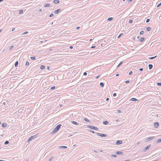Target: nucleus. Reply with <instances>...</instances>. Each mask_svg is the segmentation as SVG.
I'll return each mask as SVG.
<instances>
[{"instance_id":"1","label":"nucleus","mask_w":161,"mask_h":161,"mask_svg":"<svg viewBox=\"0 0 161 161\" xmlns=\"http://www.w3.org/2000/svg\"><path fill=\"white\" fill-rule=\"evenodd\" d=\"M61 126V125H58L56 128L53 130V132L54 133L56 132L60 128Z\"/></svg>"},{"instance_id":"2","label":"nucleus","mask_w":161,"mask_h":161,"mask_svg":"<svg viewBox=\"0 0 161 161\" xmlns=\"http://www.w3.org/2000/svg\"><path fill=\"white\" fill-rule=\"evenodd\" d=\"M155 137L154 136H152V137H149L147 138L146 140H145V141L146 142H148L149 141H150V140H152V139H153V138H154Z\"/></svg>"},{"instance_id":"3","label":"nucleus","mask_w":161,"mask_h":161,"mask_svg":"<svg viewBox=\"0 0 161 161\" xmlns=\"http://www.w3.org/2000/svg\"><path fill=\"white\" fill-rule=\"evenodd\" d=\"M151 145H148L147 147H146L144 149V151L145 152L147 151L151 147Z\"/></svg>"},{"instance_id":"4","label":"nucleus","mask_w":161,"mask_h":161,"mask_svg":"<svg viewBox=\"0 0 161 161\" xmlns=\"http://www.w3.org/2000/svg\"><path fill=\"white\" fill-rule=\"evenodd\" d=\"M159 126V124L158 122H156L154 124V126L155 128H157Z\"/></svg>"},{"instance_id":"5","label":"nucleus","mask_w":161,"mask_h":161,"mask_svg":"<svg viewBox=\"0 0 161 161\" xmlns=\"http://www.w3.org/2000/svg\"><path fill=\"white\" fill-rule=\"evenodd\" d=\"M34 137H36V136H35V135L34 136H31V137H30L28 139L27 141L28 142H29L30 141L33 140V139H34Z\"/></svg>"},{"instance_id":"6","label":"nucleus","mask_w":161,"mask_h":161,"mask_svg":"<svg viewBox=\"0 0 161 161\" xmlns=\"http://www.w3.org/2000/svg\"><path fill=\"white\" fill-rule=\"evenodd\" d=\"M97 135L100 136H102V137L106 136V135L104 134H100L99 133H97Z\"/></svg>"},{"instance_id":"7","label":"nucleus","mask_w":161,"mask_h":161,"mask_svg":"<svg viewBox=\"0 0 161 161\" xmlns=\"http://www.w3.org/2000/svg\"><path fill=\"white\" fill-rule=\"evenodd\" d=\"M122 143V141H118L116 142V144L118 145Z\"/></svg>"},{"instance_id":"8","label":"nucleus","mask_w":161,"mask_h":161,"mask_svg":"<svg viewBox=\"0 0 161 161\" xmlns=\"http://www.w3.org/2000/svg\"><path fill=\"white\" fill-rule=\"evenodd\" d=\"M7 126V124L6 123H3L2 125V126L3 127H5Z\"/></svg>"},{"instance_id":"9","label":"nucleus","mask_w":161,"mask_h":161,"mask_svg":"<svg viewBox=\"0 0 161 161\" xmlns=\"http://www.w3.org/2000/svg\"><path fill=\"white\" fill-rule=\"evenodd\" d=\"M137 99H136L135 98H132L130 99V101H137Z\"/></svg>"},{"instance_id":"10","label":"nucleus","mask_w":161,"mask_h":161,"mask_svg":"<svg viewBox=\"0 0 161 161\" xmlns=\"http://www.w3.org/2000/svg\"><path fill=\"white\" fill-rule=\"evenodd\" d=\"M88 127L94 130L95 129V127L92 126H89Z\"/></svg>"},{"instance_id":"11","label":"nucleus","mask_w":161,"mask_h":161,"mask_svg":"<svg viewBox=\"0 0 161 161\" xmlns=\"http://www.w3.org/2000/svg\"><path fill=\"white\" fill-rule=\"evenodd\" d=\"M60 11V9H58L55 11V13L56 14H58Z\"/></svg>"},{"instance_id":"12","label":"nucleus","mask_w":161,"mask_h":161,"mask_svg":"<svg viewBox=\"0 0 161 161\" xmlns=\"http://www.w3.org/2000/svg\"><path fill=\"white\" fill-rule=\"evenodd\" d=\"M53 2L57 4L59 2V0H54L53 1Z\"/></svg>"},{"instance_id":"13","label":"nucleus","mask_w":161,"mask_h":161,"mask_svg":"<svg viewBox=\"0 0 161 161\" xmlns=\"http://www.w3.org/2000/svg\"><path fill=\"white\" fill-rule=\"evenodd\" d=\"M153 66L152 64H149V68L150 69H151L152 68Z\"/></svg>"},{"instance_id":"14","label":"nucleus","mask_w":161,"mask_h":161,"mask_svg":"<svg viewBox=\"0 0 161 161\" xmlns=\"http://www.w3.org/2000/svg\"><path fill=\"white\" fill-rule=\"evenodd\" d=\"M72 123L74 124H75V125H78V124L77 123V122H76L75 121H72Z\"/></svg>"},{"instance_id":"15","label":"nucleus","mask_w":161,"mask_h":161,"mask_svg":"<svg viewBox=\"0 0 161 161\" xmlns=\"http://www.w3.org/2000/svg\"><path fill=\"white\" fill-rule=\"evenodd\" d=\"M108 121H104L103 122V124L105 125H107L108 124Z\"/></svg>"},{"instance_id":"16","label":"nucleus","mask_w":161,"mask_h":161,"mask_svg":"<svg viewBox=\"0 0 161 161\" xmlns=\"http://www.w3.org/2000/svg\"><path fill=\"white\" fill-rule=\"evenodd\" d=\"M160 142H161V138H160V139H158V140H157V141H156V142L157 143H159Z\"/></svg>"},{"instance_id":"17","label":"nucleus","mask_w":161,"mask_h":161,"mask_svg":"<svg viewBox=\"0 0 161 161\" xmlns=\"http://www.w3.org/2000/svg\"><path fill=\"white\" fill-rule=\"evenodd\" d=\"M45 68V67L44 65H42L40 67L41 69H44Z\"/></svg>"},{"instance_id":"18","label":"nucleus","mask_w":161,"mask_h":161,"mask_svg":"<svg viewBox=\"0 0 161 161\" xmlns=\"http://www.w3.org/2000/svg\"><path fill=\"white\" fill-rule=\"evenodd\" d=\"M122 154V152H121L119 151L117 152V154Z\"/></svg>"},{"instance_id":"19","label":"nucleus","mask_w":161,"mask_h":161,"mask_svg":"<svg viewBox=\"0 0 161 161\" xmlns=\"http://www.w3.org/2000/svg\"><path fill=\"white\" fill-rule=\"evenodd\" d=\"M151 28L150 27H148L147 28V31H149L151 30Z\"/></svg>"},{"instance_id":"20","label":"nucleus","mask_w":161,"mask_h":161,"mask_svg":"<svg viewBox=\"0 0 161 161\" xmlns=\"http://www.w3.org/2000/svg\"><path fill=\"white\" fill-rule=\"evenodd\" d=\"M50 6V4H47L45 5V7H48Z\"/></svg>"},{"instance_id":"21","label":"nucleus","mask_w":161,"mask_h":161,"mask_svg":"<svg viewBox=\"0 0 161 161\" xmlns=\"http://www.w3.org/2000/svg\"><path fill=\"white\" fill-rule=\"evenodd\" d=\"M113 19V18H108V20L110 21H111V20H112Z\"/></svg>"},{"instance_id":"22","label":"nucleus","mask_w":161,"mask_h":161,"mask_svg":"<svg viewBox=\"0 0 161 161\" xmlns=\"http://www.w3.org/2000/svg\"><path fill=\"white\" fill-rule=\"evenodd\" d=\"M100 85L101 86L103 87L104 86V84L102 82H101L100 83Z\"/></svg>"},{"instance_id":"23","label":"nucleus","mask_w":161,"mask_h":161,"mask_svg":"<svg viewBox=\"0 0 161 161\" xmlns=\"http://www.w3.org/2000/svg\"><path fill=\"white\" fill-rule=\"evenodd\" d=\"M144 40V37H142L140 39V41L141 42H142Z\"/></svg>"},{"instance_id":"24","label":"nucleus","mask_w":161,"mask_h":161,"mask_svg":"<svg viewBox=\"0 0 161 161\" xmlns=\"http://www.w3.org/2000/svg\"><path fill=\"white\" fill-rule=\"evenodd\" d=\"M18 64V61H16L15 64V67L17 66Z\"/></svg>"},{"instance_id":"25","label":"nucleus","mask_w":161,"mask_h":161,"mask_svg":"<svg viewBox=\"0 0 161 161\" xmlns=\"http://www.w3.org/2000/svg\"><path fill=\"white\" fill-rule=\"evenodd\" d=\"M67 148V147L65 146H62L60 147V148Z\"/></svg>"},{"instance_id":"26","label":"nucleus","mask_w":161,"mask_h":161,"mask_svg":"<svg viewBox=\"0 0 161 161\" xmlns=\"http://www.w3.org/2000/svg\"><path fill=\"white\" fill-rule=\"evenodd\" d=\"M31 59L32 60H34L36 58L35 57H31Z\"/></svg>"},{"instance_id":"27","label":"nucleus","mask_w":161,"mask_h":161,"mask_svg":"<svg viewBox=\"0 0 161 161\" xmlns=\"http://www.w3.org/2000/svg\"><path fill=\"white\" fill-rule=\"evenodd\" d=\"M23 10H19V13L20 14H21L22 13H23Z\"/></svg>"},{"instance_id":"28","label":"nucleus","mask_w":161,"mask_h":161,"mask_svg":"<svg viewBox=\"0 0 161 161\" xmlns=\"http://www.w3.org/2000/svg\"><path fill=\"white\" fill-rule=\"evenodd\" d=\"M144 33V31H141L140 33V34L141 35H142V34H143Z\"/></svg>"},{"instance_id":"29","label":"nucleus","mask_w":161,"mask_h":161,"mask_svg":"<svg viewBox=\"0 0 161 161\" xmlns=\"http://www.w3.org/2000/svg\"><path fill=\"white\" fill-rule=\"evenodd\" d=\"M123 33H121L118 36V38H119L121 35H123Z\"/></svg>"},{"instance_id":"30","label":"nucleus","mask_w":161,"mask_h":161,"mask_svg":"<svg viewBox=\"0 0 161 161\" xmlns=\"http://www.w3.org/2000/svg\"><path fill=\"white\" fill-rule=\"evenodd\" d=\"M9 142L8 141H6L5 142V144L6 145Z\"/></svg>"},{"instance_id":"31","label":"nucleus","mask_w":161,"mask_h":161,"mask_svg":"<svg viewBox=\"0 0 161 161\" xmlns=\"http://www.w3.org/2000/svg\"><path fill=\"white\" fill-rule=\"evenodd\" d=\"M84 120L86 121H87V122L89 121V120L88 119H87L85 118V119H84Z\"/></svg>"},{"instance_id":"32","label":"nucleus","mask_w":161,"mask_h":161,"mask_svg":"<svg viewBox=\"0 0 161 161\" xmlns=\"http://www.w3.org/2000/svg\"><path fill=\"white\" fill-rule=\"evenodd\" d=\"M28 33V32L27 31H26L25 32H24L22 33V34L23 35H24V34H27V33Z\"/></svg>"},{"instance_id":"33","label":"nucleus","mask_w":161,"mask_h":161,"mask_svg":"<svg viewBox=\"0 0 161 161\" xmlns=\"http://www.w3.org/2000/svg\"><path fill=\"white\" fill-rule=\"evenodd\" d=\"M55 86H53V87H51V89L53 90V89H55Z\"/></svg>"},{"instance_id":"34","label":"nucleus","mask_w":161,"mask_h":161,"mask_svg":"<svg viewBox=\"0 0 161 161\" xmlns=\"http://www.w3.org/2000/svg\"><path fill=\"white\" fill-rule=\"evenodd\" d=\"M26 65H29V63L28 62H26L25 63Z\"/></svg>"},{"instance_id":"35","label":"nucleus","mask_w":161,"mask_h":161,"mask_svg":"<svg viewBox=\"0 0 161 161\" xmlns=\"http://www.w3.org/2000/svg\"><path fill=\"white\" fill-rule=\"evenodd\" d=\"M94 130H98V129L97 127H95V129H94Z\"/></svg>"},{"instance_id":"36","label":"nucleus","mask_w":161,"mask_h":161,"mask_svg":"<svg viewBox=\"0 0 161 161\" xmlns=\"http://www.w3.org/2000/svg\"><path fill=\"white\" fill-rule=\"evenodd\" d=\"M157 84L158 86H161V83H158Z\"/></svg>"},{"instance_id":"37","label":"nucleus","mask_w":161,"mask_h":161,"mask_svg":"<svg viewBox=\"0 0 161 161\" xmlns=\"http://www.w3.org/2000/svg\"><path fill=\"white\" fill-rule=\"evenodd\" d=\"M156 56H155L154 57H150V58H149L150 59H153V58H155Z\"/></svg>"},{"instance_id":"38","label":"nucleus","mask_w":161,"mask_h":161,"mask_svg":"<svg viewBox=\"0 0 161 161\" xmlns=\"http://www.w3.org/2000/svg\"><path fill=\"white\" fill-rule=\"evenodd\" d=\"M13 48V46H11L10 47V49H12Z\"/></svg>"},{"instance_id":"39","label":"nucleus","mask_w":161,"mask_h":161,"mask_svg":"<svg viewBox=\"0 0 161 161\" xmlns=\"http://www.w3.org/2000/svg\"><path fill=\"white\" fill-rule=\"evenodd\" d=\"M132 74V71H130L129 73V74L130 75Z\"/></svg>"},{"instance_id":"40","label":"nucleus","mask_w":161,"mask_h":161,"mask_svg":"<svg viewBox=\"0 0 161 161\" xmlns=\"http://www.w3.org/2000/svg\"><path fill=\"white\" fill-rule=\"evenodd\" d=\"M149 20H149V19H147V20H146V22H147V23L149 21Z\"/></svg>"},{"instance_id":"41","label":"nucleus","mask_w":161,"mask_h":161,"mask_svg":"<svg viewBox=\"0 0 161 161\" xmlns=\"http://www.w3.org/2000/svg\"><path fill=\"white\" fill-rule=\"evenodd\" d=\"M122 63V62H121L118 65L117 67H119V66Z\"/></svg>"},{"instance_id":"42","label":"nucleus","mask_w":161,"mask_h":161,"mask_svg":"<svg viewBox=\"0 0 161 161\" xmlns=\"http://www.w3.org/2000/svg\"><path fill=\"white\" fill-rule=\"evenodd\" d=\"M83 74L84 75H87V74L86 72H84V73Z\"/></svg>"},{"instance_id":"43","label":"nucleus","mask_w":161,"mask_h":161,"mask_svg":"<svg viewBox=\"0 0 161 161\" xmlns=\"http://www.w3.org/2000/svg\"><path fill=\"white\" fill-rule=\"evenodd\" d=\"M116 96V93H114L113 94V96L115 97V96Z\"/></svg>"},{"instance_id":"44","label":"nucleus","mask_w":161,"mask_h":161,"mask_svg":"<svg viewBox=\"0 0 161 161\" xmlns=\"http://www.w3.org/2000/svg\"><path fill=\"white\" fill-rule=\"evenodd\" d=\"M53 14H50V17H52V16H53Z\"/></svg>"},{"instance_id":"45","label":"nucleus","mask_w":161,"mask_h":161,"mask_svg":"<svg viewBox=\"0 0 161 161\" xmlns=\"http://www.w3.org/2000/svg\"><path fill=\"white\" fill-rule=\"evenodd\" d=\"M129 80H126V81H125V83H129Z\"/></svg>"},{"instance_id":"46","label":"nucleus","mask_w":161,"mask_h":161,"mask_svg":"<svg viewBox=\"0 0 161 161\" xmlns=\"http://www.w3.org/2000/svg\"><path fill=\"white\" fill-rule=\"evenodd\" d=\"M100 76V75H98L96 77V78L97 79Z\"/></svg>"},{"instance_id":"47","label":"nucleus","mask_w":161,"mask_h":161,"mask_svg":"<svg viewBox=\"0 0 161 161\" xmlns=\"http://www.w3.org/2000/svg\"><path fill=\"white\" fill-rule=\"evenodd\" d=\"M160 5H161V3L157 5V7H159Z\"/></svg>"},{"instance_id":"48","label":"nucleus","mask_w":161,"mask_h":161,"mask_svg":"<svg viewBox=\"0 0 161 161\" xmlns=\"http://www.w3.org/2000/svg\"><path fill=\"white\" fill-rule=\"evenodd\" d=\"M132 20H130L129 22L130 23H132Z\"/></svg>"},{"instance_id":"49","label":"nucleus","mask_w":161,"mask_h":161,"mask_svg":"<svg viewBox=\"0 0 161 161\" xmlns=\"http://www.w3.org/2000/svg\"><path fill=\"white\" fill-rule=\"evenodd\" d=\"M14 30H15V28H14L12 29V31H14Z\"/></svg>"},{"instance_id":"50","label":"nucleus","mask_w":161,"mask_h":161,"mask_svg":"<svg viewBox=\"0 0 161 161\" xmlns=\"http://www.w3.org/2000/svg\"><path fill=\"white\" fill-rule=\"evenodd\" d=\"M69 48H70V49H72V48H73V47H72V46H70V47Z\"/></svg>"},{"instance_id":"51","label":"nucleus","mask_w":161,"mask_h":161,"mask_svg":"<svg viewBox=\"0 0 161 161\" xmlns=\"http://www.w3.org/2000/svg\"><path fill=\"white\" fill-rule=\"evenodd\" d=\"M91 132L92 133H94V131H92V130H91Z\"/></svg>"},{"instance_id":"52","label":"nucleus","mask_w":161,"mask_h":161,"mask_svg":"<svg viewBox=\"0 0 161 161\" xmlns=\"http://www.w3.org/2000/svg\"><path fill=\"white\" fill-rule=\"evenodd\" d=\"M132 1V0H129L128 2H130Z\"/></svg>"},{"instance_id":"53","label":"nucleus","mask_w":161,"mask_h":161,"mask_svg":"<svg viewBox=\"0 0 161 161\" xmlns=\"http://www.w3.org/2000/svg\"><path fill=\"white\" fill-rule=\"evenodd\" d=\"M53 157L51 158L50 159L49 161H51V160H52V159H53Z\"/></svg>"},{"instance_id":"54","label":"nucleus","mask_w":161,"mask_h":161,"mask_svg":"<svg viewBox=\"0 0 161 161\" xmlns=\"http://www.w3.org/2000/svg\"><path fill=\"white\" fill-rule=\"evenodd\" d=\"M140 70L141 71H142L143 70V69L142 68L140 69Z\"/></svg>"},{"instance_id":"55","label":"nucleus","mask_w":161,"mask_h":161,"mask_svg":"<svg viewBox=\"0 0 161 161\" xmlns=\"http://www.w3.org/2000/svg\"><path fill=\"white\" fill-rule=\"evenodd\" d=\"M120 112H121V111L120 110H118V113H120Z\"/></svg>"},{"instance_id":"56","label":"nucleus","mask_w":161,"mask_h":161,"mask_svg":"<svg viewBox=\"0 0 161 161\" xmlns=\"http://www.w3.org/2000/svg\"><path fill=\"white\" fill-rule=\"evenodd\" d=\"M95 46H92V47H91V48H95Z\"/></svg>"},{"instance_id":"57","label":"nucleus","mask_w":161,"mask_h":161,"mask_svg":"<svg viewBox=\"0 0 161 161\" xmlns=\"http://www.w3.org/2000/svg\"><path fill=\"white\" fill-rule=\"evenodd\" d=\"M80 28V27L78 26L76 27V29H78Z\"/></svg>"},{"instance_id":"58","label":"nucleus","mask_w":161,"mask_h":161,"mask_svg":"<svg viewBox=\"0 0 161 161\" xmlns=\"http://www.w3.org/2000/svg\"><path fill=\"white\" fill-rule=\"evenodd\" d=\"M109 100V99L108 98H107V99H106V101H108V100Z\"/></svg>"},{"instance_id":"59","label":"nucleus","mask_w":161,"mask_h":161,"mask_svg":"<svg viewBox=\"0 0 161 161\" xmlns=\"http://www.w3.org/2000/svg\"><path fill=\"white\" fill-rule=\"evenodd\" d=\"M49 68H50L49 67H47V69H49Z\"/></svg>"},{"instance_id":"60","label":"nucleus","mask_w":161,"mask_h":161,"mask_svg":"<svg viewBox=\"0 0 161 161\" xmlns=\"http://www.w3.org/2000/svg\"><path fill=\"white\" fill-rule=\"evenodd\" d=\"M119 75V74H117V75H116V76H118Z\"/></svg>"},{"instance_id":"61","label":"nucleus","mask_w":161,"mask_h":161,"mask_svg":"<svg viewBox=\"0 0 161 161\" xmlns=\"http://www.w3.org/2000/svg\"><path fill=\"white\" fill-rule=\"evenodd\" d=\"M2 29H0V32H1Z\"/></svg>"},{"instance_id":"62","label":"nucleus","mask_w":161,"mask_h":161,"mask_svg":"<svg viewBox=\"0 0 161 161\" xmlns=\"http://www.w3.org/2000/svg\"><path fill=\"white\" fill-rule=\"evenodd\" d=\"M124 161H130L129 160H125Z\"/></svg>"},{"instance_id":"63","label":"nucleus","mask_w":161,"mask_h":161,"mask_svg":"<svg viewBox=\"0 0 161 161\" xmlns=\"http://www.w3.org/2000/svg\"><path fill=\"white\" fill-rule=\"evenodd\" d=\"M3 0H0V2L3 1Z\"/></svg>"},{"instance_id":"64","label":"nucleus","mask_w":161,"mask_h":161,"mask_svg":"<svg viewBox=\"0 0 161 161\" xmlns=\"http://www.w3.org/2000/svg\"><path fill=\"white\" fill-rule=\"evenodd\" d=\"M92 39H90V41H92Z\"/></svg>"}]
</instances>
